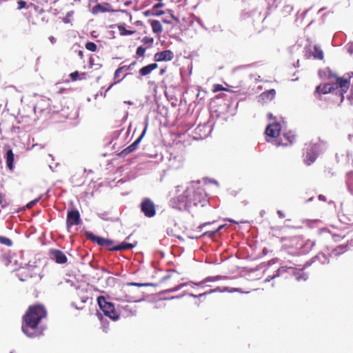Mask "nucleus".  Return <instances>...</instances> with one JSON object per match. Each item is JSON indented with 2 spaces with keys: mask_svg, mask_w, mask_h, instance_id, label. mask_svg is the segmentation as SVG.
<instances>
[{
  "mask_svg": "<svg viewBox=\"0 0 353 353\" xmlns=\"http://www.w3.org/2000/svg\"><path fill=\"white\" fill-rule=\"evenodd\" d=\"M176 192L177 195L171 199V203L174 208L180 210L201 204L206 199L204 189L199 185H190L185 190L181 186H177Z\"/></svg>",
  "mask_w": 353,
  "mask_h": 353,
  "instance_id": "obj_1",
  "label": "nucleus"
},
{
  "mask_svg": "<svg viewBox=\"0 0 353 353\" xmlns=\"http://www.w3.org/2000/svg\"><path fill=\"white\" fill-rule=\"evenodd\" d=\"M47 310L43 305H30L22 318L21 329L23 332L30 338L42 335L43 328L39 326L41 320L46 318Z\"/></svg>",
  "mask_w": 353,
  "mask_h": 353,
  "instance_id": "obj_2",
  "label": "nucleus"
},
{
  "mask_svg": "<svg viewBox=\"0 0 353 353\" xmlns=\"http://www.w3.org/2000/svg\"><path fill=\"white\" fill-rule=\"evenodd\" d=\"M97 303L103 314L110 319L116 321L119 318V314L116 311L112 303L106 301L105 298L100 296L97 298Z\"/></svg>",
  "mask_w": 353,
  "mask_h": 353,
  "instance_id": "obj_3",
  "label": "nucleus"
},
{
  "mask_svg": "<svg viewBox=\"0 0 353 353\" xmlns=\"http://www.w3.org/2000/svg\"><path fill=\"white\" fill-rule=\"evenodd\" d=\"M336 82L333 83L335 90H338L340 96V102L344 99V94L347 92L350 85V76L348 77H335Z\"/></svg>",
  "mask_w": 353,
  "mask_h": 353,
  "instance_id": "obj_4",
  "label": "nucleus"
},
{
  "mask_svg": "<svg viewBox=\"0 0 353 353\" xmlns=\"http://www.w3.org/2000/svg\"><path fill=\"white\" fill-rule=\"evenodd\" d=\"M145 283H128L123 287L122 290L125 294V298L128 302H135L139 299L138 291H134L130 288V286H144L147 285Z\"/></svg>",
  "mask_w": 353,
  "mask_h": 353,
  "instance_id": "obj_5",
  "label": "nucleus"
},
{
  "mask_svg": "<svg viewBox=\"0 0 353 353\" xmlns=\"http://www.w3.org/2000/svg\"><path fill=\"white\" fill-rule=\"evenodd\" d=\"M140 208L146 217L152 218L156 214V205L150 198H144L142 200Z\"/></svg>",
  "mask_w": 353,
  "mask_h": 353,
  "instance_id": "obj_6",
  "label": "nucleus"
},
{
  "mask_svg": "<svg viewBox=\"0 0 353 353\" xmlns=\"http://www.w3.org/2000/svg\"><path fill=\"white\" fill-rule=\"evenodd\" d=\"M81 216L79 212L77 209L68 211L66 217V227L68 232L73 225H78L81 223Z\"/></svg>",
  "mask_w": 353,
  "mask_h": 353,
  "instance_id": "obj_7",
  "label": "nucleus"
},
{
  "mask_svg": "<svg viewBox=\"0 0 353 353\" xmlns=\"http://www.w3.org/2000/svg\"><path fill=\"white\" fill-rule=\"evenodd\" d=\"M306 152L304 154V162L307 165H311L317 158V148L316 145L310 143L306 145Z\"/></svg>",
  "mask_w": 353,
  "mask_h": 353,
  "instance_id": "obj_8",
  "label": "nucleus"
},
{
  "mask_svg": "<svg viewBox=\"0 0 353 353\" xmlns=\"http://www.w3.org/2000/svg\"><path fill=\"white\" fill-rule=\"evenodd\" d=\"M148 127V123L146 122L145 125V128H144L141 134L140 135V137L135 141H134L132 144H130L129 146H128L127 148H125V149H123L121 151V154L122 156H124V157L127 156L128 154H130L131 152H134V150H136L137 149L139 143L141 142L143 137L145 134Z\"/></svg>",
  "mask_w": 353,
  "mask_h": 353,
  "instance_id": "obj_9",
  "label": "nucleus"
},
{
  "mask_svg": "<svg viewBox=\"0 0 353 353\" xmlns=\"http://www.w3.org/2000/svg\"><path fill=\"white\" fill-rule=\"evenodd\" d=\"M335 91V87L333 83H324L316 87L314 90V95L318 98L321 99L322 94H326Z\"/></svg>",
  "mask_w": 353,
  "mask_h": 353,
  "instance_id": "obj_10",
  "label": "nucleus"
},
{
  "mask_svg": "<svg viewBox=\"0 0 353 353\" xmlns=\"http://www.w3.org/2000/svg\"><path fill=\"white\" fill-rule=\"evenodd\" d=\"M281 130V124L279 123L275 122L268 125L266 127L265 133L268 137L274 139L279 136Z\"/></svg>",
  "mask_w": 353,
  "mask_h": 353,
  "instance_id": "obj_11",
  "label": "nucleus"
},
{
  "mask_svg": "<svg viewBox=\"0 0 353 353\" xmlns=\"http://www.w3.org/2000/svg\"><path fill=\"white\" fill-rule=\"evenodd\" d=\"M174 53L170 50H165L158 52L154 55V60L156 62L170 61L174 59Z\"/></svg>",
  "mask_w": 353,
  "mask_h": 353,
  "instance_id": "obj_12",
  "label": "nucleus"
},
{
  "mask_svg": "<svg viewBox=\"0 0 353 353\" xmlns=\"http://www.w3.org/2000/svg\"><path fill=\"white\" fill-rule=\"evenodd\" d=\"M112 243H113V241L106 239L104 247L108 248V249L110 251H120V250H129L135 246L134 245H133L132 243L123 242L121 244H120L119 245L110 247V245Z\"/></svg>",
  "mask_w": 353,
  "mask_h": 353,
  "instance_id": "obj_13",
  "label": "nucleus"
},
{
  "mask_svg": "<svg viewBox=\"0 0 353 353\" xmlns=\"http://www.w3.org/2000/svg\"><path fill=\"white\" fill-rule=\"evenodd\" d=\"M49 252L50 258L57 263L64 264L68 261L66 255L61 250L51 249Z\"/></svg>",
  "mask_w": 353,
  "mask_h": 353,
  "instance_id": "obj_14",
  "label": "nucleus"
},
{
  "mask_svg": "<svg viewBox=\"0 0 353 353\" xmlns=\"http://www.w3.org/2000/svg\"><path fill=\"white\" fill-rule=\"evenodd\" d=\"M18 276L21 281H27L29 279H32L34 278L37 279V274L34 272L33 268H27L21 269Z\"/></svg>",
  "mask_w": 353,
  "mask_h": 353,
  "instance_id": "obj_15",
  "label": "nucleus"
},
{
  "mask_svg": "<svg viewBox=\"0 0 353 353\" xmlns=\"http://www.w3.org/2000/svg\"><path fill=\"white\" fill-rule=\"evenodd\" d=\"M158 68V64L156 63L148 64L145 66H143L141 68L139 73L141 77L146 76L149 74H150L154 70L157 69Z\"/></svg>",
  "mask_w": 353,
  "mask_h": 353,
  "instance_id": "obj_16",
  "label": "nucleus"
},
{
  "mask_svg": "<svg viewBox=\"0 0 353 353\" xmlns=\"http://www.w3.org/2000/svg\"><path fill=\"white\" fill-rule=\"evenodd\" d=\"M149 23L152 27V32L156 34H160L163 32V26L158 20L150 19Z\"/></svg>",
  "mask_w": 353,
  "mask_h": 353,
  "instance_id": "obj_17",
  "label": "nucleus"
},
{
  "mask_svg": "<svg viewBox=\"0 0 353 353\" xmlns=\"http://www.w3.org/2000/svg\"><path fill=\"white\" fill-rule=\"evenodd\" d=\"M6 165L10 170L14 168V153L12 149H9L6 154Z\"/></svg>",
  "mask_w": 353,
  "mask_h": 353,
  "instance_id": "obj_18",
  "label": "nucleus"
},
{
  "mask_svg": "<svg viewBox=\"0 0 353 353\" xmlns=\"http://www.w3.org/2000/svg\"><path fill=\"white\" fill-rule=\"evenodd\" d=\"M87 237L94 243H97L99 245L104 246L106 239L96 236L91 232L87 233Z\"/></svg>",
  "mask_w": 353,
  "mask_h": 353,
  "instance_id": "obj_19",
  "label": "nucleus"
},
{
  "mask_svg": "<svg viewBox=\"0 0 353 353\" xmlns=\"http://www.w3.org/2000/svg\"><path fill=\"white\" fill-rule=\"evenodd\" d=\"M313 48H314V50L312 52V56L314 59H317L319 60L323 59L324 54H323V52L321 50V48L316 45H315Z\"/></svg>",
  "mask_w": 353,
  "mask_h": 353,
  "instance_id": "obj_20",
  "label": "nucleus"
},
{
  "mask_svg": "<svg viewBox=\"0 0 353 353\" xmlns=\"http://www.w3.org/2000/svg\"><path fill=\"white\" fill-rule=\"evenodd\" d=\"M276 94V90L274 89H270L268 90H265L263 92L261 97L262 99L266 100V101H270L272 100Z\"/></svg>",
  "mask_w": 353,
  "mask_h": 353,
  "instance_id": "obj_21",
  "label": "nucleus"
},
{
  "mask_svg": "<svg viewBox=\"0 0 353 353\" xmlns=\"http://www.w3.org/2000/svg\"><path fill=\"white\" fill-rule=\"evenodd\" d=\"M347 251V243H343L339 245L336 246L332 252L334 255H339L343 254Z\"/></svg>",
  "mask_w": 353,
  "mask_h": 353,
  "instance_id": "obj_22",
  "label": "nucleus"
},
{
  "mask_svg": "<svg viewBox=\"0 0 353 353\" xmlns=\"http://www.w3.org/2000/svg\"><path fill=\"white\" fill-rule=\"evenodd\" d=\"M117 28H118L119 34L121 36L132 35L135 32V31L126 30L124 26V24L119 25Z\"/></svg>",
  "mask_w": 353,
  "mask_h": 353,
  "instance_id": "obj_23",
  "label": "nucleus"
},
{
  "mask_svg": "<svg viewBox=\"0 0 353 353\" xmlns=\"http://www.w3.org/2000/svg\"><path fill=\"white\" fill-rule=\"evenodd\" d=\"M326 234L327 235L328 237H330L332 239V241H339L341 239H343L342 237H341L339 235H331L330 234V232L327 230V229L324 228V229H321L320 230V234Z\"/></svg>",
  "mask_w": 353,
  "mask_h": 353,
  "instance_id": "obj_24",
  "label": "nucleus"
},
{
  "mask_svg": "<svg viewBox=\"0 0 353 353\" xmlns=\"http://www.w3.org/2000/svg\"><path fill=\"white\" fill-rule=\"evenodd\" d=\"M283 137L289 142L290 144H292L296 141V135L292 132H288L285 133Z\"/></svg>",
  "mask_w": 353,
  "mask_h": 353,
  "instance_id": "obj_25",
  "label": "nucleus"
},
{
  "mask_svg": "<svg viewBox=\"0 0 353 353\" xmlns=\"http://www.w3.org/2000/svg\"><path fill=\"white\" fill-rule=\"evenodd\" d=\"M106 11H107V9L105 8H104L102 5L99 3L92 8V12L93 14H96L99 12H105Z\"/></svg>",
  "mask_w": 353,
  "mask_h": 353,
  "instance_id": "obj_26",
  "label": "nucleus"
},
{
  "mask_svg": "<svg viewBox=\"0 0 353 353\" xmlns=\"http://www.w3.org/2000/svg\"><path fill=\"white\" fill-rule=\"evenodd\" d=\"M0 243L8 247H11L13 244L11 239L3 236H0Z\"/></svg>",
  "mask_w": 353,
  "mask_h": 353,
  "instance_id": "obj_27",
  "label": "nucleus"
},
{
  "mask_svg": "<svg viewBox=\"0 0 353 353\" xmlns=\"http://www.w3.org/2000/svg\"><path fill=\"white\" fill-rule=\"evenodd\" d=\"M135 64H136V62L134 61V62L131 63L129 65L121 66L119 68H117V72H122L124 71L125 72V71L132 70L133 68V67L135 65Z\"/></svg>",
  "mask_w": 353,
  "mask_h": 353,
  "instance_id": "obj_28",
  "label": "nucleus"
},
{
  "mask_svg": "<svg viewBox=\"0 0 353 353\" xmlns=\"http://www.w3.org/2000/svg\"><path fill=\"white\" fill-rule=\"evenodd\" d=\"M85 46L88 50H90L91 52H95V51H97V45L94 42H92V41L87 42L85 43Z\"/></svg>",
  "mask_w": 353,
  "mask_h": 353,
  "instance_id": "obj_29",
  "label": "nucleus"
},
{
  "mask_svg": "<svg viewBox=\"0 0 353 353\" xmlns=\"http://www.w3.org/2000/svg\"><path fill=\"white\" fill-rule=\"evenodd\" d=\"M142 42L144 44L148 45V48H150L154 43V38L150 37H144L142 39Z\"/></svg>",
  "mask_w": 353,
  "mask_h": 353,
  "instance_id": "obj_30",
  "label": "nucleus"
},
{
  "mask_svg": "<svg viewBox=\"0 0 353 353\" xmlns=\"http://www.w3.org/2000/svg\"><path fill=\"white\" fill-rule=\"evenodd\" d=\"M146 48L142 46H139L136 51V55L137 57H143L145 56Z\"/></svg>",
  "mask_w": 353,
  "mask_h": 353,
  "instance_id": "obj_31",
  "label": "nucleus"
},
{
  "mask_svg": "<svg viewBox=\"0 0 353 353\" xmlns=\"http://www.w3.org/2000/svg\"><path fill=\"white\" fill-rule=\"evenodd\" d=\"M223 225H220L214 231H212V232H205L204 234H203V236H208L210 237H212V236L214 235V234L219 231H220L222 228H223Z\"/></svg>",
  "mask_w": 353,
  "mask_h": 353,
  "instance_id": "obj_32",
  "label": "nucleus"
},
{
  "mask_svg": "<svg viewBox=\"0 0 353 353\" xmlns=\"http://www.w3.org/2000/svg\"><path fill=\"white\" fill-rule=\"evenodd\" d=\"M221 90H228V89L224 88L221 84H214V85L213 90H212L213 92H217L221 91Z\"/></svg>",
  "mask_w": 353,
  "mask_h": 353,
  "instance_id": "obj_33",
  "label": "nucleus"
},
{
  "mask_svg": "<svg viewBox=\"0 0 353 353\" xmlns=\"http://www.w3.org/2000/svg\"><path fill=\"white\" fill-rule=\"evenodd\" d=\"M74 14V12L73 11H70L68 12L65 17L63 19V21L65 23H68L70 22V18L73 16Z\"/></svg>",
  "mask_w": 353,
  "mask_h": 353,
  "instance_id": "obj_34",
  "label": "nucleus"
},
{
  "mask_svg": "<svg viewBox=\"0 0 353 353\" xmlns=\"http://www.w3.org/2000/svg\"><path fill=\"white\" fill-rule=\"evenodd\" d=\"M79 76V74L78 71H75L70 74V77L72 81H77L78 79Z\"/></svg>",
  "mask_w": 353,
  "mask_h": 353,
  "instance_id": "obj_35",
  "label": "nucleus"
},
{
  "mask_svg": "<svg viewBox=\"0 0 353 353\" xmlns=\"http://www.w3.org/2000/svg\"><path fill=\"white\" fill-rule=\"evenodd\" d=\"M121 73V72H117V69L116 70V71L114 72V78L115 80H117V83L120 82L127 75V74H126L122 78L120 79L119 77H120Z\"/></svg>",
  "mask_w": 353,
  "mask_h": 353,
  "instance_id": "obj_36",
  "label": "nucleus"
},
{
  "mask_svg": "<svg viewBox=\"0 0 353 353\" xmlns=\"http://www.w3.org/2000/svg\"><path fill=\"white\" fill-rule=\"evenodd\" d=\"M17 3H18V9H19V10L25 8L26 6V2L24 1H19L17 2Z\"/></svg>",
  "mask_w": 353,
  "mask_h": 353,
  "instance_id": "obj_37",
  "label": "nucleus"
},
{
  "mask_svg": "<svg viewBox=\"0 0 353 353\" xmlns=\"http://www.w3.org/2000/svg\"><path fill=\"white\" fill-rule=\"evenodd\" d=\"M163 6H164V4L163 3H159L155 4L152 7V12H155L157 10V8H161Z\"/></svg>",
  "mask_w": 353,
  "mask_h": 353,
  "instance_id": "obj_38",
  "label": "nucleus"
},
{
  "mask_svg": "<svg viewBox=\"0 0 353 353\" xmlns=\"http://www.w3.org/2000/svg\"><path fill=\"white\" fill-rule=\"evenodd\" d=\"M37 202H38V199L33 200V201H32L29 202V203L27 204L26 207H27L28 208H32V206H34V205Z\"/></svg>",
  "mask_w": 353,
  "mask_h": 353,
  "instance_id": "obj_39",
  "label": "nucleus"
},
{
  "mask_svg": "<svg viewBox=\"0 0 353 353\" xmlns=\"http://www.w3.org/2000/svg\"><path fill=\"white\" fill-rule=\"evenodd\" d=\"M216 290H210V291H208V292H204V293L200 294H199V295H198V296H194V297H201V296H204V295H206V294H210V293H212V292H216Z\"/></svg>",
  "mask_w": 353,
  "mask_h": 353,
  "instance_id": "obj_40",
  "label": "nucleus"
},
{
  "mask_svg": "<svg viewBox=\"0 0 353 353\" xmlns=\"http://www.w3.org/2000/svg\"><path fill=\"white\" fill-rule=\"evenodd\" d=\"M165 13V12L163 10H161V11H159V12H152V15L154 16H161L162 14H163Z\"/></svg>",
  "mask_w": 353,
  "mask_h": 353,
  "instance_id": "obj_41",
  "label": "nucleus"
},
{
  "mask_svg": "<svg viewBox=\"0 0 353 353\" xmlns=\"http://www.w3.org/2000/svg\"><path fill=\"white\" fill-rule=\"evenodd\" d=\"M319 199L322 201H326V197L324 195L320 194L319 196Z\"/></svg>",
  "mask_w": 353,
  "mask_h": 353,
  "instance_id": "obj_42",
  "label": "nucleus"
},
{
  "mask_svg": "<svg viewBox=\"0 0 353 353\" xmlns=\"http://www.w3.org/2000/svg\"><path fill=\"white\" fill-rule=\"evenodd\" d=\"M150 14L152 15V10H147L144 12V15L148 17V16H150Z\"/></svg>",
  "mask_w": 353,
  "mask_h": 353,
  "instance_id": "obj_43",
  "label": "nucleus"
},
{
  "mask_svg": "<svg viewBox=\"0 0 353 353\" xmlns=\"http://www.w3.org/2000/svg\"><path fill=\"white\" fill-rule=\"evenodd\" d=\"M165 72H166V68H161L159 71V74L163 75Z\"/></svg>",
  "mask_w": 353,
  "mask_h": 353,
  "instance_id": "obj_44",
  "label": "nucleus"
},
{
  "mask_svg": "<svg viewBox=\"0 0 353 353\" xmlns=\"http://www.w3.org/2000/svg\"><path fill=\"white\" fill-rule=\"evenodd\" d=\"M49 39L51 41V43H54L56 41L55 38L52 36L50 37Z\"/></svg>",
  "mask_w": 353,
  "mask_h": 353,
  "instance_id": "obj_45",
  "label": "nucleus"
},
{
  "mask_svg": "<svg viewBox=\"0 0 353 353\" xmlns=\"http://www.w3.org/2000/svg\"><path fill=\"white\" fill-rule=\"evenodd\" d=\"M78 55H79L81 59H83V51L79 50V51L78 52Z\"/></svg>",
  "mask_w": 353,
  "mask_h": 353,
  "instance_id": "obj_46",
  "label": "nucleus"
},
{
  "mask_svg": "<svg viewBox=\"0 0 353 353\" xmlns=\"http://www.w3.org/2000/svg\"><path fill=\"white\" fill-rule=\"evenodd\" d=\"M276 145L277 146H279V145H283V146H287L288 145V143H281L280 142H278L276 143Z\"/></svg>",
  "mask_w": 353,
  "mask_h": 353,
  "instance_id": "obj_47",
  "label": "nucleus"
},
{
  "mask_svg": "<svg viewBox=\"0 0 353 353\" xmlns=\"http://www.w3.org/2000/svg\"><path fill=\"white\" fill-rule=\"evenodd\" d=\"M162 21L165 23H167V24H170L171 23V21H169V20H167V19H163Z\"/></svg>",
  "mask_w": 353,
  "mask_h": 353,
  "instance_id": "obj_48",
  "label": "nucleus"
},
{
  "mask_svg": "<svg viewBox=\"0 0 353 353\" xmlns=\"http://www.w3.org/2000/svg\"><path fill=\"white\" fill-rule=\"evenodd\" d=\"M171 17L173 19H174L176 21H179V19L176 17L174 14H171Z\"/></svg>",
  "mask_w": 353,
  "mask_h": 353,
  "instance_id": "obj_49",
  "label": "nucleus"
},
{
  "mask_svg": "<svg viewBox=\"0 0 353 353\" xmlns=\"http://www.w3.org/2000/svg\"><path fill=\"white\" fill-rule=\"evenodd\" d=\"M353 44H352L349 48V52H352Z\"/></svg>",
  "mask_w": 353,
  "mask_h": 353,
  "instance_id": "obj_50",
  "label": "nucleus"
},
{
  "mask_svg": "<svg viewBox=\"0 0 353 353\" xmlns=\"http://www.w3.org/2000/svg\"><path fill=\"white\" fill-rule=\"evenodd\" d=\"M349 189L350 190V191L352 192L353 194V185H349Z\"/></svg>",
  "mask_w": 353,
  "mask_h": 353,
  "instance_id": "obj_51",
  "label": "nucleus"
},
{
  "mask_svg": "<svg viewBox=\"0 0 353 353\" xmlns=\"http://www.w3.org/2000/svg\"><path fill=\"white\" fill-rule=\"evenodd\" d=\"M228 221H229L230 222H231V223H238V222H236V221H234V220H232V219H229Z\"/></svg>",
  "mask_w": 353,
  "mask_h": 353,
  "instance_id": "obj_52",
  "label": "nucleus"
},
{
  "mask_svg": "<svg viewBox=\"0 0 353 353\" xmlns=\"http://www.w3.org/2000/svg\"><path fill=\"white\" fill-rule=\"evenodd\" d=\"M3 201V196H2V194H0V204L2 203Z\"/></svg>",
  "mask_w": 353,
  "mask_h": 353,
  "instance_id": "obj_53",
  "label": "nucleus"
},
{
  "mask_svg": "<svg viewBox=\"0 0 353 353\" xmlns=\"http://www.w3.org/2000/svg\"><path fill=\"white\" fill-rule=\"evenodd\" d=\"M206 224H203L202 225L199 226L200 228H203V226H205Z\"/></svg>",
  "mask_w": 353,
  "mask_h": 353,
  "instance_id": "obj_54",
  "label": "nucleus"
},
{
  "mask_svg": "<svg viewBox=\"0 0 353 353\" xmlns=\"http://www.w3.org/2000/svg\"><path fill=\"white\" fill-rule=\"evenodd\" d=\"M268 116H269L270 117H272V114H268Z\"/></svg>",
  "mask_w": 353,
  "mask_h": 353,
  "instance_id": "obj_55",
  "label": "nucleus"
}]
</instances>
